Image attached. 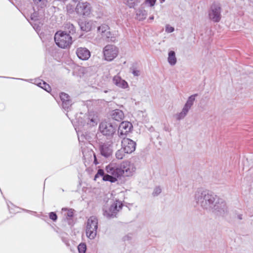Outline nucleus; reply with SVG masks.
Segmentation results:
<instances>
[{
    "label": "nucleus",
    "instance_id": "obj_11",
    "mask_svg": "<svg viewBox=\"0 0 253 253\" xmlns=\"http://www.w3.org/2000/svg\"><path fill=\"white\" fill-rule=\"evenodd\" d=\"M75 11L79 15L88 17L91 13L90 4L86 1L79 2L75 7Z\"/></svg>",
    "mask_w": 253,
    "mask_h": 253
},
{
    "label": "nucleus",
    "instance_id": "obj_6",
    "mask_svg": "<svg viewBox=\"0 0 253 253\" xmlns=\"http://www.w3.org/2000/svg\"><path fill=\"white\" fill-rule=\"evenodd\" d=\"M98 228V219L95 216H90L87 220L86 226V235L90 239H93L96 236Z\"/></svg>",
    "mask_w": 253,
    "mask_h": 253
},
{
    "label": "nucleus",
    "instance_id": "obj_43",
    "mask_svg": "<svg viewBox=\"0 0 253 253\" xmlns=\"http://www.w3.org/2000/svg\"><path fill=\"white\" fill-rule=\"evenodd\" d=\"M160 1L161 3H163L165 1V0H160Z\"/></svg>",
    "mask_w": 253,
    "mask_h": 253
},
{
    "label": "nucleus",
    "instance_id": "obj_32",
    "mask_svg": "<svg viewBox=\"0 0 253 253\" xmlns=\"http://www.w3.org/2000/svg\"><path fill=\"white\" fill-rule=\"evenodd\" d=\"M161 192H162V189L160 188V187H159V186L156 187L154 190V191L153 192V195L154 196H158L161 193Z\"/></svg>",
    "mask_w": 253,
    "mask_h": 253
},
{
    "label": "nucleus",
    "instance_id": "obj_5",
    "mask_svg": "<svg viewBox=\"0 0 253 253\" xmlns=\"http://www.w3.org/2000/svg\"><path fill=\"white\" fill-rule=\"evenodd\" d=\"M117 125L113 124L109 121H103L100 123L99 126V130L100 132L107 137H112L114 139V135H116V132L117 129ZM113 140L112 141V142ZM114 141V140H113Z\"/></svg>",
    "mask_w": 253,
    "mask_h": 253
},
{
    "label": "nucleus",
    "instance_id": "obj_13",
    "mask_svg": "<svg viewBox=\"0 0 253 253\" xmlns=\"http://www.w3.org/2000/svg\"><path fill=\"white\" fill-rule=\"evenodd\" d=\"M103 53L105 60L111 61L117 56L118 49L114 45H107L103 49Z\"/></svg>",
    "mask_w": 253,
    "mask_h": 253
},
{
    "label": "nucleus",
    "instance_id": "obj_17",
    "mask_svg": "<svg viewBox=\"0 0 253 253\" xmlns=\"http://www.w3.org/2000/svg\"><path fill=\"white\" fill-rule=\"evenodd\" d=\"M99 150L101 155L105 158H108L112 154V148L111 144L103 143L99 145Z\"/></svg>",
    "mask_w": 253,
    "mask_h": 253
},
{
    "label": "nucleus",
    "instance_id": "obj_1",
    "mask_svg": "<svg viewBox=\"0 0 253 253\" xmlns=\"http://www.w3.org/2000/svg\"><path fill=\"white\" fill-rule=\"evenodd\" d=\"M194 201L204 210L211 211L217 215L225 216L228 213L225 202L209 190L198 189L195 192Z\"/></svg>",
    "mask_w": 253,
    "mask_h": 253
},
{
    "label": "nucleus",
    "instance_id": "obj_8",
    "mask_svg": "<svg viewBox=\"0 0 253 253\" xmlns=\"http://www.w3.org/2000/svg\"><path fill=\"white\" fill-rule=\"evenodd\" d=\"M197 96L198 94H194L188 97L186 102L184 104L182 109V111L180 113L175 115V118L177 120L180 121L185 117L191 107L194 104L196 97Z\"/></svg>",
    "mask_w": 253,
    "mask_h": 253
},
{
    "label": "nucleus",
    "instance_id": "obj_3",
    "mask_svg": "<svg viewBox=\"0 0 253 253\" xmlns=\"http://www.w3.org/2000/svg\"><path fill=\"white\" fill-rule=\"evenodd\" d=\"M30 15L25 16L27 20L30 22L33 28L37 31L41 30V27L43 24V10L42 9H38L36 11L34 7Z\"/></svg>",
    "mask_w": 253,
    "mask_h": 253
},
{
    "label": "nucleus",
    "instance_id": "obj_26",
    "mask_svg": "<svg viewBox=\"0 0 253 253\" xmlns=\"http://www.w3.org/2000/svg\"><path fill=\"white\" fill-rule=\"evenodd\" d=\"M125 153H126L125 152L124 149L123 148L118 150L116 153V158L119 160L122 159L125 156Z\"/></svg>",
    "mask_w": 253,
    "mask_h": 253
},
{
    "label": "nucleus",
    "instance_id": "obj_18",
    "mask_svg": "<svg viewBox=\"0 0 253 253\" xmlns=\"http://www.w3.org/2000/svg\"><path fill=\"white\" fill-rule=\"evenodd\" d=\"M60 98L62 102V106L65 111L68 110L72 105V101L69 95L64 92H61L60 94Z\"/></svg>",
    "mask_w": 253,
    "mask_h": 253
},
{
    "label": "nucleus",
    "instance_id": "obj_33",
    "mask_svg": "<svg viewBox=\"0 0 253 253\" xmlns=\"http://www.w3.org/2000/svg\"><path fill=\"white\" fill-rule=\"evenodd\" d=\"M157 0H145V2L146 5L150 7H152L155 4Z\"/></svg>",
    "mask_w": 253,
    "mask_h": 253
},
{
    "label": "nucleus",
    "instance_id": "obj_29",
    "mask_svg": "<svg viewBox=\"0 0 253 253\" xmlns=\"http://www.w3.org/2000/svg\"><path fill=\"white\" fill-rule=\"evenodd\" d=\"M130 70L131 73L135 77H138V76H140V71L139 70H137L136 69V67L134 66H132L131 67H130Z\"/></svg>",
    "mask_w": 253,
    "mask_h": 253
},
{
    "label": "nucleus",
    "instance_id": "obj_35",
    "mask_svg": "<svg viewBox=\"0 0 253 253\" xmlns=\"http://www.w3.org/2000/svg\"><path fill=\"white\" fill-rule=\"evenodd\" d=\"M174 29L173 27L170 26L169 25H167L166 27V31L167 33H170L174 31Z\"/></svg>",
    "mask_w": 253,
    "mask_h": 253
},
{
    "label": "nucleus",
    "instance_id": "obj_27",
    "mask_svg": "<svg viewBox=\"0 0 253 253\" xmlns=\"http://www.w3.org/2000/svg\"><path fill=\"white\" fill-rule=\"evenodd\" d=\"M75 8L74 6L71 4H68L66 6V11L68 14H72L74 12Z\"/></svg>",
    "mask_w": 253,
    "mask_h": 253
},
{
    "label": "nucleus",
    "instance_id": "obj_19",
    "mask_svg": "<svg viewBox=\"0 0 253 253\" xmlns=\"http://www.w3.org/2000/svg\"><path fill=\"white\" fill-rule=\"evenodd\" d=\"M84 124L83 126L91 127L96 126L97 124V119L94 116L89 115L85 116L84 118Z\"/></svg>",
    "mask_w": 253,
    "mask_h": 253
},
{
    "label": "nucleus",
    "instance_id": "obj_25",
    "mask_svg": "<svg viewBox=\"0 0 253 253\" xmlns=\"http://www.w3.org/2000/svg\"><path fill=\"white\" fill-rule=\"evenodd\" d=\"M34 3L37 7L42 9L46 6L47 4V0H33Z\"/></svg>",
    "mask_w": 253,
    "mask_h": 253
},
{
    "label": "nucleus",
    "instance_id": "obj_24",
    "mask_svg": "<svg viewBox=\"0 0 253 253\" xmlns=\"http://www.w3.org/2000/svg\"><path fill=\"white\" fill-rule=\"evenodd\" d=\"M65 29L67 34L73 35L76 33V29L74 25L70 23H67L65 24Z\"/></svg>",
    "mask_w": 253,
    "mask_h": 253
},
{
    "label": "nucleus",
    "instance_id": "obj_14",
    "mask_svg": "<svg viewBox=\"0 0 253 253\" xmlns=\"http://www.w3.org/2000/svg\"><path fill=\"white\" fill-rule=\"evenodd\" d=\"M121 143L122 147L126 154H130L135 150L136 143L130 139L124 138Z\"/></svg>",
    "mask_w": 253,
    "mask_h": 253
},
{
    "label": "nucleus",
    "instance_id": "obj_36",
    "mask_svg": "<svg viewBox=\"0 0 253 253\" xmlns=\"http://www.w3.org/2000/svg\"><path fill=\"white\" fill-rule=\"evenodd\" d=\"M131 238H132V234H128L127 235L125 236L123 238V239H124V241H129V240H131Z\"/></svg>",
    "mask_w": 253,
    "mask_h": 253
},
{
    "label": "nucleus",
    "instance_id": "obj_37",
    "mask_svg": "<svg viewBox=\"0 0 253 253\" xmlns=\"http://www.w3.org/2000/svg\"><path fill=\"white\" fill-rule=\"evenodd\" d=\"M43 81H38V82L36 83V84L42 88V82H43Z\"/></svg>",
    "mask_w": 253,
    "mask_h": 253
},
{
    "label": "nucleus",
    "instance_id": "obj_38",
    "mask_svg": "<svg viewBox=\"0 0 253 253\" xmlns=\"http://www.w3.org/2000/svg\"><path fill=\"white\" fill-rule=\"evenodd\" d=\"M94 155V163L95 164V165H97L98 164V162H97V159H96V156L94 154H93Z\"/></svg>",
    "mask_w": 253,
    "mask_h": 253
},
{
    "label": "nucleus",
    "instance_id": "obj_28",
    "mask_svg": "<svg viewBox=\"0 0 253 253\" xmlns=\"http://www.w3.org/2000/svg\"><path fill=\"white\" fill-rule=\"evenodd\" d=\"M78 249L79 253H85L86 250V246L85 243H82L79 245Z\"/></svg>",
    "mask_w": 253,
    "mask_h": 253
},
{
    "label": "nucleus",
    "instance_id": "obj_9",
    "mask_svg": "<svg viewBox=\"0 0 253 253\" xmlns=\"http://www.w3.org/2000/svg\"><path fill=\"white\" fill-rule=\"evenodd\" d=\"M123 206V203L121 201L116 200L108 210L103 209V215L108 218L115 217Z\"/></svg>",
    "mask_w": 253,
    "mask_h": 253
},
{
    "label": "nucleus",
    "instance_id": "obj_42",
    "mask_svg": "<svg viewBox=\"0 0 253 253\" xmlns=\"http://www.w3.org/2000/svg\"><path fill=\"white\" fill-rule=\"evenodd\" d=\"M78 129H79V128H78ZM76 132H77L78 134L79 135V129L77 130V129L76 128Z\"/></svg>",
    "mask_w": 253,
    "mask_h": 253
},
{
    "label": "nucleus",
    "instance_id": "obj_16",
    "mask_svg": "<svg viewBox=\"0 0 253 253\" xmlns=\"http://www.w3.org/2000/svg\"><path fill=\"white\" fill-rule=\"evenodd\" d=\"M76 53L78 57L82 60H87L90 57V51L85 47H80L77 48Z\"/></svg>",
    "mask_w": 253,
    "mask_h": 253
},
{
    "label": "nucleus",
    "instance_id": "obj_21",
    "mask_svg": "<svg viewBox=\"0 0 253 253\" xmlns=\"http://www.w3.org/2000/svg\"><path fill=\"white\" fill-rule=\"evenodd\" d=\"M111 118L117 122H121L124 118V112L119 109H115L113 110L110 114Z\"/></svg>",
    "mask_w": 253,
    "mask_h": 253
},
{
    "label": "nucleus",
    "instance_id": "obj_7",
    "mask_svg": "<svg viewBox=\"0 0 253 253\" xmlns=\"http://www.w3.org/2000/svg\"><path fill=\"white\" fill-rule=\"evenodd\" d=\"M132 128V124L129 122H122L118 129V136L116 135V138H114V141H112V143L118 142L119 141V138H126L127 134L131 131Z\"/></svg>",
    "mask_w": 253,
    "mask_h": 253
},
{
    "label": "nucleus",
    "instance_id": "obj_39",
    "mask_svg": "<svg viewBox=\"0 0 253 253\" xmlns=\"http://www.w3.org/2000/svg\"><path fill=\"white\" fill-rule=\"evenodd\" d=\"M2 78H10V79H17V80H23V81H27V80H24V79H22L14 78H9V77H2Z\"/></svg>",
    "mask_w": 253,
    "mask_h": 253
},
{
    "label": "nucleus",
    "instance_id": "obj_41",
    "mask_svg": "<svg viewBox=\"0 0 253 253\" xmlns=\"http://www.w3.org/2000/svg\"><path fill=\"white\" fill-rule=\"evenodd\" d=\"M149 19L151 20H152L154 19V17L153 16H151L149 17Z\"/></svg>",
    "mask_w": 253,
    "mask_h": 253
},
{
    "label": "nucleus",
    "instance_id": "obj_34",
    "mask_svg": "<svg viewBox=\"0 0 253 253\" xmlns=\"http://www.w3.org/2000/svg\"><path fill=\"white\" fill-rule=\"evenodd\" d=\"M127 5L130 8L133 7L135 5V0H126Z\"/></svg>",
    "mask_w": 253,
    "mask_h": 253
},
{
    "label": "nucleus",
    "instance_id": "obj_12",
    "mask_svg": "<svg viewBox=\"0 0 253 253\" xmlns=\"http://www.w3.org/2000/svg\"><path fill=\"white\" fill-rule=\"evenodd\" d=\"M97 31L102 38L108 42H115L116 37L109 31V27L107 25L102 24L97 28Z\"/></svg>",
    "mask_w": 253,
    "mask_h": 253
},
{
    "label": "nucleus",
    "instance_id": "obj_2",
    "mask_svg": "<svg viewBox=\"0 0 253 253\" xmlns=\"http://www.w3.org/2000/svg\"><path fill=\"white\" fill-rule=\"evenodd\" d=\"M135 169L134 164L128 161H124L120 165L111 163L106 167L107 173H104V170L99 169L94 176V179L96 180L97 178L102 177L103 181L114 183L122 176L132 175Z\"/></svg>",
    "mask_w": 253,
    "mask_h": 253
},
{
    "label": "nucleus",
    "instance_id": "obj_40",
    "mask_svg": "<svg viewBox=\"0 0 253 253\" xmlns=\"http://www.w3.org/2000/svg\"><path fill=\"white\" fill-rule=\"evenodd\" d=\"M242 214H239L237 215V218L239 219V220H241L243 219L242 218Z\"/></svg>",
    "mask_w": 253,
    "mask_h": 253
},
{
    "label": "nucleus",
    "instance_id": "obj_30",
    "mask_svg": "<svg viewBox=\"0 0 253 253\" xmlns=\"http://www.w3.org/2000/svg\"><path fill=\"white\" fill-rule=\"evenodd\" d=\"M42 88L46 90L47 92H49L51 90L50 86L48 84L46 83L45 82H42Z\"/></svg>",
    "mask_w": 253,
    "mask_h": 253
},
{
    "label": "nucleus",
    "instance_id": "obj_23",
    "mask_svg": "<svg viewBox=\"0 0 253 253\" xmlns=\"http://www.w3.org/2000/svg\"><path fill=\"white\" fill-rule=\"evenodd\" d=\"M168 61L169 63L171 65H174L176 63L175 53L174 51L171 50L169 52Z\"/></svg>",
    "mask_w": 253,
    "mask_h": 253
},
{
    "label": "nucleus",
    "instance_id": "obj_20",
    "mask_svg": "<svg viewBox=\"0 0 253 253\" xmlns=\"http://www.w3.org/2000/svg\"><path fill=\"white\" fill-rule=\"evenodd\" d=\"M113 83L117 86L126 89L128 87L127 83L124 80H123L119 76H115L113 79Z\"/></svg>",
    "mask_w": 253,
    "mask_h": 253
},
{
    "label": "nucleus",
    "instance_id": "obj_10",
    "mask_svg": "<svg viewBox=\"0 0 253 253\" xmlns=\"http://www.w3.org/2000/svg\"><path fill=\"white\" fill-rule=\"evenodd\" d=\"M221 11L220 4L216 2L213 3L209 11L210 19L214 22H218L221 18Z\"/></svg>",
    "mask_w": 253,
    "mask_h": 253
},
{
    "label": "nucleus",
    "instance_id": "obj_22",
    "mask_svg": "<svg viewBox=\"0 0 253 253\" xmlns=\"http://www.w3.org/2000/svg\"><path fill=\"white\" fill-rule=\"evenodd\" d=\"M79 25L82 31L88 32L91 30L94 23L92 21H82L79 22Z\"/></svg>",
    "mask_w": 253,
    "mask_h": 253
},
{
    "label": "nucleus",
    "instance_id": "obj_4",
    "mask_svg": "<svg viewBox=\"0 0 253 253\" xmlns=\"http://www.w3.org/2000/svg\"><path fill=\"white\" fill-rule=\"evenodd\" d=\"M54 41L56 45L60 48H66L70 46L73 41L71 35L66 32L59 31L54 35Z\"/></svg>",
    "mask_w": 253,
    "mask_h": 253
},
{
    "label": "nucleus",
    "instance_id": "obj_15",
    "mask_svg": "<svg viewBox=\"0 0 253 253\" xmlns=\"http://www.w3.org/2000/svg\"><path fill=\"white\" fill-rule=\"evenodd\" d=\"M74 210L63 208L61 210V214L63 219L66 221L69 225H72L73 223V218L74 215Z\"/></svg>",
    "mask_w": 253,
    "mask_h": 253
},
{
    "label": "nucleus",
    "instance_id": "obj_31",
    "mask_svg": "<svg viewBox=\"0 0 253 253\" xmlns=\"http://www.w3.org/2000/svg\"><path fill=\"white\" fill-rule=\"evenodd\" d=\"M49 217L53 221H56L57 219V215L55 212H49Z\"/></svg>",
    "mask_w": 253,
    "mask_h": 253
}]
</instances>
